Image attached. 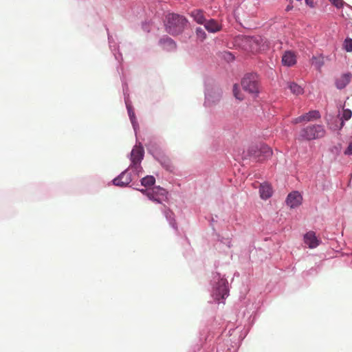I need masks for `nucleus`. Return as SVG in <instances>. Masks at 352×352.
I'll list each match as a JSON object with an SVG mask.
<instances>
[{
  "instance_id": "nucleus-24",
  "label": "nucleus",
  "mask_w": 352,
  "mask_h": 352,
  "mask_svg": "<svg viewBox=\"0 0 352 352\" xmlns=\"http://www.w3.org/2000/svg\"><path fill=\"white\" fill-rule=\"evenodd\" d=\"M233 94L236 99L239 100H242L243 99L242 94H240L239 86L236 84L233 87Z\"/></svg>"
},
{
  "instance_id": "nucleus-13",
  "label": "nucleus",
  "mask_w": 352,
  "mask_h": 352,
  "mask_svg": "<svg viewBox=\"0 0 352 352\" xmlns=\"http://www.w3.org/2000/svg\"><path fill=\"white\" fill-rule=\"evenodd\" d=\"M205 29L211 33H216L221 30L222 25L215 19L206 20L204 23Z\"/></svg>"
},
{
  "instance_id": "nucleus-23",
  "label": "nucleus",
  "mask_w": 352,
  "mask_h": 352,
  "mask_svg": "<svg viewBox=\"0 0 352 352\" xmlns=\"http://www.w3.org/2000/svg\"><path fill=\"white\" fill-rule=\"evenodd\" d=\"M344 48L346 52H352V38H347L344 42Z\"/></svg>"
},
{
  "instance_id": "nucleus-12",
  "label": "nucleus",
  "mask_w": 352,
  "mask_h": 352,
  "mask_svg": "<svg viewBox=\"0 0 352 352\" xmlns=\"http://www.w3.org/2000/svg\"><path fill=\"white\" fill-rule=\"evenodd\" d=\"M304 242L309 248H315L320 244V241L317 239L316 233L309 231L304 236Z\"/></svg>"
},
{
  "instance_id": "nucleus-32",
  "label": "nucleus",
  "mask_w": 352,
  "mask_h": 352,
  "mask_svg": "<svg viewBox=\"0 0 352 352\" xmlns=\"http://www.w3.org/2000/svg\"><path fill=\"white\" fill-rule=\"evenodd\" d=\"M292 8V6H288L287 7V8H286V10H287V11H289V10H290Z\"/></svg>"
},
{
  "instance_id": "nucleus-25",
  "label": "nucleus",
  "mask_w": 352,
  "mask_h": 352,
  "mask_svg": "<svg viewBox=\"0 0 352 352\" xmlns=\"http://www.w3.org/2000/svg\"><path fill=\"white\" fill-rule=\"evenodd\" d=\"M162 165L166 168V170L173 171L174 166L173 164L169 162L168 160H164V162H162Z\"/></svg>"
},
{
  "instance_id": "nucleus-2",
  "label": "nucleus",
  "mask_w": 352,
  "mask_h": 352,
  "mask_svg": "<svg viewBox=\"0 0 352 352\" xmlns=\"http://www.w3.org/2000/svg\"><path fill=\"white\" fill-rule=\"evenodd\" d=\"M325 130L322 125L314 124L309 125L302 129L300 131L299 139L311 140L324 137Z\"/></svg>"
},
{
  "instance_id": "nucleus-31",
  "label": "nucleus",
  "mask_w": 352,
  "mask_h": 352,
  "mask_svg": "<svg viewBox=\"0 0 352 352\" xmlns=\"http://www.w3.org/2000/svg\"><path fill=\"white\" fill-rule=\"evenodd\" d=\"M129 116L131 117V118L132 119V116H133V113L132 114V112H131V111L129 109Z\"/></svg>"
},
{
  "instance_id": "nucleus-27",
  "label": "nucleus",
  "mask_w": 352,
  "mask_h": 352,
  "mask_svg": "<svg viewBox=\"0 0 352 352\" xmlns=\"http://www.w3.org/2000/svg\"><path fill=\"white\" fill-rule=\"evenodd\" d=\"M305 122V118L303 117V115L298 117V118H294L293 120H292V123L293 124H298V123H300V122Z\"/></svg>"
},
{
  "instance_id": "nucleus-5",
  "label": "nucleus",
  "mask_w": 352,
  "mask_h": 352,
  "mask_svg": "<svg viewBox=\"0 0 352 352\" xmlns=\"http://www.w3.org/2000/svg\"><path fill=\"white\" fill-rule=\"evenodd\" d=\"M241 86L245 91L256 95L259 92L258 77L256 74H248L241 80Z\"/></svg>"
},
{
  "instance_id": "nucleus-8",
  "label": "nucleus",
  "mask_w": 352,
  "mask_h": 352,
  "mask_svg": "<svg viewBox=\"0 0 352 352\" xmlns=\"http://www.w3.org/2000/svg\"><path fill=\"white\" fill-rule=\"evenodd\" d=\"M228 296V289L227 287V281L225 279H221L218 283V287H217L214 294V298L217 300L223 299Z\"/></svg>"
},
{
  "instance_id": "nucleus-28",
  "label": "nucleus",
  "mask_w": 352,
  "mask_h": 352,
  "mask_svg": "<svg viewBox=\"0 0 352 352\" xmlns=\"http://www.w3.org/2000/svg\"><path fill=\"white\" fill-rule=\"evenodd\" d=\"M305 3L311 8L315 7L314 0H305Z\"/></svg>"
},
{
  "instance_id": "nucleus-6",
  "label": "nucleus",
  "mask_w": 352,
  "mask_h": 352,
  "mask_svg": "<svg viewBox=\"0 0 352 352\" xmlns=\"http://www.w3.org/2000/svg\"><path fill=\"white\" fill-rule=\"evenodd\" d=\"M244 43L254 53L265 51L268 47L267 41L260 36L246 37Z\"/></svg>"
},
{
  "instance_id": "nucleus-16",
  "label": "nucleus",
  "mask_w": 352,
  "mask_h": 352,
  "mask_svg": "<svg viewBox=\"0 0 352 352\" xmlns=\"http://www.w3.org/2000/svg\"><path fill=\"white\" fill-rule=\"evenodd\" d=\"M259 193L262 199H267L270 198L272 195V187L267 184H261Z\"/></svg>"
},
{
  "instance_id": "nucleus-30",
  "label": "nucleus",
  "mask_w": 352,
  "mask_h": 352,
  "mask_svg": "<svg viewBox=\"0 0 352 352\" xmlns=\"http://www.w3.org/2000/svg\"><path fill=\"white\" fill-rule=\"evenodd\" d=\"M166 41H167L168 43H170V44H173V43H174L173 41L171 38H167V39H166Z\"/></svg>"
},
{
  "instance_id": "nucleus-4",
  "label": "nucleus",
  "mask_w": 352,
  "mask_h": 352,
  "mask_svg": "<svg viewBox=\"0 0 352 352\" xmlns=\"http://www.w3.org/2000/svg\"><path fill=\"white\" fill-rule=\"evenodd\" d=\"M144 154V148L141 145H135L131 152V164L129 168L133 169L138 176H140L142 172L141 162L143 160Z\"/></svg>"
},
{
  "instance_id": "nucleus-14",
  "label": "nucleus",
  "mask_w": 352,
  "mask_h": 352,
  "mask_svg": "<svg viewBox=\"0 0 352 352\" xmlns=\"http://www.w3.org/2000/svg\"><path fill=\"white\" fill-rule=\"evenodd\" d=\"M190 16L194 19L196 23L200 25H204L206 21L204 15V12L202 10L196 9L191 11Z\"/></svg>"
},
{
  "instance_id": "nucleus-9",
  "label": "nucleus",
  "mask_w": 352,
  "mask_h": 352,
  "mask_svg": "<svg viewBox=\"0 0 352 352\" xmlns=\"http://www.w3.org/2000/svg\"><path fill=\"white\" fill-rule=\"evenodd\" d=\"M352 74L349 72L341 74L340 76L336 78L335 85L337 89H342L345 88L351 82Z\"/></svg>"
},
{
  "instance_id": "nucleus-19",
  "label": "nucleus",
  "mask_w": 352,
  "mask_h": 352,
  "mask_svg": "<svg viewBox=\"0 0 352 352\" xmlns=\"http://www.w3.org/2000/svg\"><path fill=\"white\" fill-rule=\"evenodd\" d=\"M320 113L318 111H311L303 115L305 122H309L320 118Z\"/></svg>"
},
{
  "instance_id": "nucleus-21",
  "label": "nucleus",
  "mask_w": 352,
  "mask_h": 352,
  "mask_svg": "<svg viewBox=\"0 0 352 352\" xmlns=\"http://www.w3.org/2000/svg\"><path fill=\"white\" fill-rule=\"evenodd\" d=\"M352 116V111L350 109H343L341 122V127L344 126V120H349Z\"/></svg>"
},
{
  "instance_id": "nucleus-29",
  "label": "nucleus",
  "mask_w": 352,
  "mask_h": 352,
  "mask_svg": "<svg viewBox=\"0 0 352 352\" xmlns=\"http://www.w3.org/2000/svg\"><path fill=\"white\" fill-rule=\"evenodd\" d=\"M345 154H347V155L352 154V142L349 144L348 148L345 151Z\"/></svg>"
},
{
  "instance_id": "nucleus-18",
  "label": "nucleus",
  "mask_w": 352,
  "mask_h": 352,
  "mask_svg": "<svg viewBox=\"0 0 352 352\" xmlns=\"http://www.w3.org/2000/svg\"><path fill=\"white\" fill-rule=\"evenodd\" d=\"M311 60V64L317 69H320V68L324 65V58H323V57L322 56H313Z\"/></svg>"
},
{
  "instance_id": "nucleus-26",
  "label": "nucleus",
  "mask_w": 352,
  "mask_h": 352,
  "mask_svg": "<svg viewBox=\"0 0 352 352\" xmlns=\"http://www.w3.org/2000/svg\"><path fill=\"white\" fill-rule=\"evenodd\" d=\"M332 4H333L336 8H340L343 6L344 2L342 0H329Z\"/></svg>"
},
{
  "instance_id": "nucleus-17",
  "label": "nucleus",
  "mask_w": 352,
  "mask_h": 352,
  "mask_svg": "<svg viewBox=\"0 0 352 352\" xmlns=\"http://www.w3.org/2000/svg\"><path fill=\"white\" fill-rule=\"evenodd\" d=\"M287 87L290 89L292 93L295 95H300L303 94V89L294 82H288Z\"/></svg>"
},
{
  "instance_id": "nucleus-22",
  "label": "nucleus",
  "mask_w": 352,
  "mask_h": 352,
  "mask_svg": "<svg viewBox=\"0 0 352 352\" xmlns=\"http://www.w3.org/2000/svg\"><path fill=\"white\" fill-rule=\"evenodd\" d=\"M196 36L198 39H199L201 41H203L206 38V33L205 32L204 30H203L201 28H197L196 29Z\"/></svg>"
},
{
  "instance_id": "nucleus-3",
  "label": "nucleus",
  "mask_w": 352,
  "mask_h": 352,
  "mask_svg": "<svg viewBox=\"0 0 352 352\" xmlns=\"http://www.w3.org/2000/svg\"><path fill=\"white\" fill-rule=\"evenodd\" d=\"M166 27L169 33L176 34L180 32L186 25V19L177 14L171 13L166 16Z\"/></svg>"
},
{
  "instance_id": "nucleus-10",
  "label": "nucleus",
  "mask_w": 352,
  "mask_h": 352,
  "mask_svg": "<svg viewBox=\"0 0 352 352\" xmlns=\"http://www.w3.org/2000/svg\"><path fill=\"white\" fill-rule=\"evenodd\" d=\"M132 181L131 175L127 170L123 171L118 177L113 179V184L118 186H126Z\"/></svg>"
},
{
  "instance_id": "nucleus-20",
  "label": "nucleus",
  "mask_w": 352,
  "mask_h": 352,
  "mask_svg": "<svg viewBox=\"0 0 352 352\" xmlns=\"http://www.w3.org/2000/svg\"><path fill=\"white\" fill-rule=\"evenodd\" d=\"M155 182V179L153 176L147 175L143 177L141 180V184L142 186L145 187H149L154 185Z\"/></svg>"
},
{
  "instance_id": "nucleus-11",
  "label": "nucleus",
  "mask_w": 352,
  "mask_h": 352,
  "mask_svg": "<svg viewBox=\"0 0 352 352\" xmlns=\"http://www.w3.org/2000/svg\"><path fill=\"white\" fill-rule=\"evenodd\" d=\"M301 201L302 196L298 192L296 191L289 193L286 199L287 204L292 208H296L300 205Z\"/></svg>"
},
{
  "instance_id": "nucleus-1",
  "label": "nucleus",
  "mask_w": 352,
  "mask_h": 352,
  "mask_svg": "<svg viewBox=\"0 0 352 352\" xmlns=\"http://www.w3.org/2000/svg\"><path fill=\"white\" fill-rule=\"evenodd\" d=\"M272 155V151L267 145H252L248 151L245 157H250L255 162H263Z\"/></svg>"
},
{
  "instance_id": "nucleus-15",
  "label": "nucleus",
  "mask_w": 352,
  "mask_h": 352,
  "mask_svg": "<svg viewBox=\"0 0 352 352\" xmlns=\"http://www.w3.org/2000/svg\"><path fill=\"white\" fill-rule=\"evenodd\" d=\"M282 63L287 67L293 66L296 63L295 54L292 52H286L282 57Z\"/></svg>"
},
{
  "instance_id": "nucleus-7",
  "label": "nucleus",
  "mask_w": 352,
  "mask_h": 352,
  "mask_svg": "<svg viewBox=\"0 0 352 352\" xmlns=\"http://www.w3.org/2000/svg\"><path fill=\"white\" fill-rule=\"evenodd\" d=\"M140 191L145 194L150 200L158 204H161L168 199V192L160 186H155L150 190L142 189Z\"/></svg>"
}]
</instances>
